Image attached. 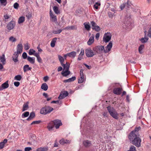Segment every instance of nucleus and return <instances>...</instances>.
<instances>
[{"label":"nucleus","instance_id":"obj_33","mask_svg":"<svg viewBox=\"0 0 151 151\" xmlns=\"http://www.w3.org/2000/svg\"><path fill=\"white\" fill-rule=\"evenodd\" d=\"M64 29L67 30L76 29L77 27L75 26H69L65 27Z\"/></svg>","mask_w":151,"mask_h":151},{"label":"nucleus","instance_id":"obj_45","mask_svg":"<svg viewBox=\"0 0 151 151\" xmlns=\"http://www.w3.org/2000/svg\"><path fill=\"white\" fill-rule=\"evenodd\" d=\"M62 30L61 29H60L57 30H53L52 31V33L55 34H58L60 33Z\"/></svg>","mask_w":151,"mask_h":151},{"label":"nucleus","instance_id":"obj_42","mask_svg":"<svg viewBox=\"0 0 151 151\" xmlns=\"http://www.w3.org/2000/svg\"><path fill=\"white\" fill-rule=\"evenodd\" d=\"M144 47V45H141L139 46L138 48V51L140 53H142V51Z\"/></svg>","mask_w":151,"mask_h":151},{"label":"nucleus","instance_id":"obj_3","mask_svg":"<svg viewBox=\"0 0 151 151\" xmlns=\"http://www.w3.org/2000/svg\"><path fill=\"white\" fill-rule=\"evenodd\" d=\"M53 110V108L50 106H46L42 108L40 110V114L44 115L50 113Z\"/></svg>","mask_w":151,"mask_h":151},{"label":"nucleus","instance_id":"obj_48","mask_svg":"<svg viewBox=\"0 0 151 151\" xmlns=\"http://www.w3.org/2000/svg\"><path fill=\"white\" fill-rule=\"evenodd\" d=\"M24 47L26 50H28L30 46L28 43H27L24 45Z\"/></svg>","mask_w":151,"mask_h":151},{"label":"nucleus","instance_id":"obj_27","mask_svg":"<svg viewBox=\"0 0 151 151\" xmlns=\"http://www.w3.org/2000/svg\"><path fill=\"white\" fill-rule=\"evenodd\" d=\"M29 102H27L26 103H24L23 106V109H22V111H24L25 110H27L29 108Z\"/></svg>","mask_w":151,"mask_h":151},{"label":"nucleus","instance_id":"obj_2","mask_svg":"<svg viewBox=\"0 0 151 151\" xmlns=\"http://www.w3.org/2000/svg\"><path fill=\"white\" fill-rule=\"evenodd\" d=\"M107 108L110 115L114 118L116 119H118V114L115 110L110 106H108Z\"/></svg>","mask_w":151,"mask_h":151},{"label":"nucleus","instance_id":"obj_50","mask_svg":"<svg viewBox=\"0 0 151 151\" xmlns=\"http://www.w3.org/2000/svg\"><path fill=\"white\" fill-rule=\"evenodd\" d=\"M128 151H136V148L134 146H132Z\"/></svg>","mask_w":151,"mask_h":151},{"label":"nucleus","instance_id":"obj_6","mask_svg":"<svg viewBox=\"0 0 151 151\" xmlns=\"http://www.w3.org/2000/svg\"><path fill=\"white\" fill-rule=\"evenodd\" d=\"M111 36V34L110 32L105 33L103 38V41L105 42H109L110 40Z\"/></svg>","mask_w":151,"mask_h":151},{"label":"nucleus","instance_id":"obj_54","mask_svg":"<svg viewBox=\"0 0 151 151\" xmlns=\"http://www.w3.org/2000/svg\"><path fill=\"white\" fill-rule=\"evenodd\" d=\"M147 35L149 37L151 38V27L148 31Z\"/></svg>","mask_w":151,"mask_h":151},{"label":"nucleus","instance_id":"obj_18","mask_svg":"<svg viewBox=\"0 0 151 151\" xmlns=\"http://www.w3.org/2000/svg\"><path fill=\"white\" fill-rule=\"evenodd\" d=\"M141 128L140 127H136L134 130L132 131L129 134H135L137 135H139V131L140 130Z\"/></svg>","mask_w":151,"mask_h":151},{"label":"nucleus","instance_id":"obj_55","mask_svg":"<svg viewBox=\"0 0 151 151\" xmlns=\"http://www.w3.org/2000/svg\"><path fill=\"white\" fill-rule=\"evenodd\" d=\"M22 57L23 59H26L27 57V55L26 52H24L22 55Z\"/></svg>","mask_w":151,"mask_h":151},{"label":"nucleus","instance_id":"obj_14","mask_svg":"<svg viewBox=\"0 0 151 151\" xmlns=\"http://www.w3.org/2000/svg\"><path fill=\"white\" fill-rule=\"evenodd\" d=\"M122 89L120 88H115L113 90V93L117 95H119L121 94Z\"/></svg>","mask_w":151,"mask_h":151},{"label":"nucleus","instance_id":"obj_56","mask_svg":"<svg viewBox=\"0 0 151 151\" xmlns=\"http://www.w3.org/2000/svg\"><path fill=\"white\" fill-rule=\"evenodd\" d=\"M26 16L28 19H29L32 17L31 14L30 13H29L27 14Z\"/></svg>","mask_w":151,"mask_h":151},{"label":"nucleus","instance_id":"obj_44","mask_svg":"<svg viewBox=\"0 0 151 151\" xmlns=\"http://www.w3.org/2000/svg\"><path fill=\"white\" fill-rule=\"evenodd\" d=\"M0 2L1 4L4 6H6L7 4V0H0Z\"/></svg>","mask_w":151,"mask_h":151},{"label":"nucleus","instance_id":"obj_7","mask_svg":"<svg viewBox=\"0 0 151 151\" xmlns=\"http://www.w3.org/2000/svg\"><path fill=\"white\" fill-rule=\"evenodd\" d=\"M91 24L92 26V29L93 30H95L97 32H99L101 28L100 27L98 26L94 21L91 22Z\"/></svg>","mask_w":151,"mask_h":151},{"label":"nucleus","instance_id":"obj_58","mask_svg":"<svg viewBox=\"0 0 151 151\" xmlns=\"http://www.w3.org/2000/svg\"><path fill=\"white\" fill-rule=\"evenodd\" d=\"M37 60L39 63H42V60L41 58L40 57V56L38 57H37Z\"/></svg>","mask_w":151,"mask_h":151},{"label":"nucleus","instance_id":"obj_43","mask_svg":"<svg viewBox=\"0 0 151 151\" xmlns=\"http://www.w3.org/2000/svg\"><path fill=\"white\" fill-rule=\"evenodd\" d=\"M29 114V112L28 111H26L22 115V118L27 117Z\"/></svg>","mask_w":151,"mask_h":151},{"label":"nucleus","instance_id":"obj_39","mask_svg":"<svg viewBox=\"0 0 151 151\" xmlns=\"http://www.w3.org/2000/svg\"><path fill=\"white\" fill-rule=\"evenodd\" d=\"M22 78V77L20 75H18L14 77V80L18 81H20Z\"/></svg>","mask_w":151,"mask_h":151},{"label":"nucleus","instance_id":"obj_49","mask_svg":"<svg viewBox=\"0 0 151 151\" xmlns=\"http://www.w3.org/2000/svg\"><path fill=\"white\" fill-rule=\"evenodd\" d=\"M35 52V51L33 49H30L29 51V55H34Z\"/></svg>","mask_w":151,"mask_h":151},{"label":"nucleus","instance_id":"obj_13","mask_svg":"<svg viewBox=\"0 0 151 151\" xmlns=\"http://www.w3.org/2000/svg\"><path fill=\"white\" fill-rule=\"evenodd\" d=\"M83 71V70L82 69H81L80 70V77L78 79V83H81L84 81V78Z\"/></svg>","mask_w":151,"mask_h":151},{"label":"nucleus","instance_id":"obj_62","mask_svg":"<svg viewBox=\"0 0 151 151\" xmlns=\"http://www.w3.org/2000/svg\"><path fill=\"white\" fill-rule=\"evenodd\" d=\"M99 36H100L99 33V32L97 33L95 36L96 39V40H98L99 39Z\"/></svg>","mask_w":151,"mask_h":151},{"label":"nucleus","instance_id":"obj_34","mask_svg":"<svg viewBox=\"0 0 151 151\" xmlns=\"http://www.w3.org/2000/svg\"><path fill=\"white\" fill-rule=\"evenodd\" d=\"M53 10L55 13L56 14H59L60 13L58 8L56 6H55L53 7Z\"/></svg>","mask_w":151,"mask_h":151},{"label":"nucleus","instance_id":"obj_8","mask_svg":"<svg viewBox=\"0 0 151 151\" xmlns=\"http://www.w3.org/2000/svg\"><path fill=\"white\" fill-rule=\"evenodd\" d=\"M50 15L51 21L56 23L57 22V17L53 14L51 9H50Z\"/></svg>","mask_w":151,"mask_h":151},{"label":"nucleus","instance_id":"obj_61","mask_svg":"<svg viewBox=\"0 0 151 151\" xmlns=\"http://www.w3.org/2000/svg\"><path fill=\"white\" fill-rule=\"evenodd\" d=\"M4 18L5 19V20L6 19H9L10 18L9 16L7 14L4 15Z\"/></svg>","mask_w":151,"mask_h":151},{"label":"nucleus","instance_id":"obj_52","mask_svg":"<svg viewBox=\"0 0 151 151\" xmlns=\"http://www.w3.org/2000/svg\"><path fill=\"white\" fill-rule=\"evenodd\" d=\"M35 116V114L34 112H32L30 113V115L29 116L32 119L34 118Z\"/></svg>","mask_w":151,"mask_h":151},{"label":"nucleus","instance_id":"obj_16","mask_svg":"<svg viewBox=\"0 0 151 151\" xmlns=\"http://www.w3.org/2000/svg\"><path fill=\"white\" fill-rule=\"evenodd\" d=\"M8 81L3 83L0 87V91L4 89L7 88L9 86Z\"/></svg>","mask_w":151,"mask_h":151},{"label":"nucleus","instance_id":"obj_31","mask_svg":"<svg viewBox=\"0 0 151 151\" xmlns=\"http://www.w3.org/2000/svg\"><path fill=\"white\" fill-rule=\"evenodd\" d=\"M41 88L45 91H47L48 88L47 84L45 83H44L42 84L41 86Z\"/></svg>","mask_w":151,"mask_h":151},{"label":"nucleus","instance_id":"obj_28","mask_svg":"<svg viewBox=\"0 0 151 151\" xmlns=\"http://www.w3.org/2000/svg\"><path fill=\"white\" fill-rule=\"evenodd\" d=\"M60 143L61 144H64L70 143V141L69 140L62 139L60 141Z\"/></svg>","mask_w":151,"mask_h":151},{"label":"nucleus","instance_id":"obj_47","mask_svg":"<svg viewBox=\"0 0 151 151\" xmlns=\"http://www.w3.org/2000/svg\"><path fill=\"white\" fill-rule=\"evenodd\" d=\"M17 40L16 38L14 37L13 36H11L9 38V40L12 42H14L16 41Z\"/></svg>","mask_w":151,"mask_h":151},{"label":"nucleus","instance_id":"obj_59","mask_svg":"<svg viewBox=\"0 0 151 151\" xmlns=\"http://www.w3.org/2000/svg\"><path fill=\"white\" fill-rule=\"evenodd\" d=\"M32 150V148L30 147H26L25 148V151H29Z\"/></svg>","mask_w":151,"mask_h":151},{"label":"nucleus","instance_id":"obj_5","mask_svg":"<svg viewBox=\"0 0 151 151\" xmlns=\"http://www.w3.org/2000/svg\"><path fill=\"white\" fill-rule=\"evenodd\" d=\"M85 54L86 56L88 58L92 57L96 55V53L94 52L90 48L86 49Z\"/></svg>","mask_w":151,"mask_h":151},{"label":"nucleus","instance_id":"obj_10","mask_svg":"<svg viewBox=\"0 0 151 151\" xmlns=\"http://www.w3.org/2000/svg\"><path fill=\"white\" fill-rule=\"evenodd\" d=\"M15 24V22L14 21H11L7 25V28L9 30H11L14 28Z\"/></svg>","mask_w":151,"mask_h":151},{"label":"nucleus","instance_id":"obj_1","mask_svg":"<svg viewBox=\"0 0 151 151\" xmlns=\"http://www.w3.org/2000/svg\"><path fill=\"white\" fill-rule=\"evenodd\" d=\"M129 134V138L131 143L137 147H139L141 146V139L139 137V135H137L135 134L132 135Z\"/></svg>","mask_w":151,"mask_h":151},{"label":"nucleus","instance_id":"obj_25","mask_svg":"<svg viewBox=\"0 0 151 151\" xmlns=\"http://www.w3.org/2000/svg\"><path fill=\"white\" fill-rule=\"evenodd\" d=\"M32 69V68L29 67L28 65H26L23 67V71L24 72H26L27 71L30 70Z\"/></svg>","mask_w":151,"mask_h":151},{"label":"nucleus","instance_id":"obj_22","mask_svg":"<svg viewBox=\"0 0 151 151\" xmlns=\"http://www.w3.org/2000/svg\"><path fill=\"white\" fill-rule=\"evenodd\" d=\"M63 68V70H69V68L70 67V64L69 63L66 62L65 64L62 63L61 64Z\"/></svg>","mask_w":151,"mask_h":151},{"label":"nucleus","instance_id":"obj_30","mask_svg":"<svg viewBox=\"0 0 151 151\" xmlns=\"http://www.w3.org/2000/svg\"><path fill=\"white\" fill-rule=\"evenodd\" d=\"M57 38L56 37L52 39L50 43L51 46L53 47L55 46V43L56 42Z\"/></svg>","mask_w":151,"mask_h":151},{"label":"nucleus","instance_id":"obj_15","mask_svg":"<svg viewBox=\"0 0 151 151\" xmlns=\"http://www.w3.org/2000/svg\"><path fill=\"white\" fill-rule=\"evenodd\" d=\"M23 46L21 44H19L17 47V51L15 52L20 54L22 52Z\"/></svg>","mask_w":151,"mask_h":151},{"label":"nucleus","instance_id":"obj_21","mask_svg":"<svg viewBox=\"0 0 151 151\" xmlns=\"http://www.w3.org/2000/svg\"><path fill=\"white\" fill-rule=\"evenodd\" d=\"M94 36L92 35V36L90 37L89 39L87 42V44L88 45H91L94 42Z\"/></svg>","mask_w":151,"mask_h":151},{"label":"nucleus","instance_id":"obj_37","mask_svg":"<svg viewBox=\"0 0 151 151\" xmlns=\"http://www.w3.org/2000/svg\"><path fill=\"white\" fill-rule=\"evenodd\" d=\"M0 60L1 62L4 64H5L6 59H5V55L4 54H3L2 56L0 57Z\"/></svg>","mask_w":151,"mask_h":151},{"label":"nucleus","instance_id":"obj_12","mask_svg":"<svg viewBox=\"0 0 151 151\" xmlns=\"http://www.w3.org/2000/svg\"><path fill=\"white\" fill-rule=\"evenodd\" d=\"M112 46V43L111 42H109L108 45H107L106 47V49H104V53H106L110 51L111 49Z\"/></svg>","mask_w":151,"mask_h":151},{"label":"nucleus","instance_id":"obj_32","mask_svg":"<svg viewBox=\"0 0 151 151\" xmlns=\"http://www.w3.org/2000/svg\"><path fill=\"white\" fill-rule=\"evenodd\" d=\"M7 139H4L3 142L0 143V149H2L4 147L5 144L7 142Z\"/></svg>","mask_w":151,"mask_h":151},{"label":"nucleus","instance_id":"obj_53","mask_svg":"<svg viewBox=\"0 0 151 151\" xmlns=\"http://www.w3.org/2000/svg\"><path fill=\"white\" fill-rule=\"evenodd\" d=\"M41 122V121H34L31 124V125H32L35 124H39Z\"/></svg>","mask_w":151,"mask_h":151},{"label":"nucleus","instance_id":"obj_19","mask_svg":"<svg viewBox=\"0 0 151 151\" xmlns=\"http://www.w3.org/2000/svg\"><path fill=\"white\" fill-rule=\"evenodd\" d=\"M83 144L86 147H88L91 146L92 145L91 142L87 140L84 141Z\"/></svg>","mask_w":151,"mask_h":151},{"label":"nucleus","instance_id":"obj_35","mask_svg":"<svg viewBox=\"0 0 151 151\" xmlns=\"http://www.w3.org/2000/svg\"><path fill=\"white\" fill-rule=\"evenodd\" d=\"M83 25L84 26L85 28L87 30H90L91 27L89 23L88 22V23H87L86 22H85L84 23Z\"/></svg>","mask_w":151,"mask_h":151},{"label":"nucleus","instance_id":"obj_51","mask_svg":"<svg viewBox=\"0 0 151 151\" xmlns=\"http://www.w3.org/2000/svg\"><path fill=\"white\" fill-rule=\"evenodd\" d=\"M13 6L14 9H17L19 7V4L17 3L16 2L14 4Z\"/></svg>","mask_w":151,"mask_h":151},{"label":"nucleus","instance_id":"obj_38","mask_svg":"<svg viewBox=\"0 0 151 151\" xmlns=\"http://www.w3.org/2000/svg\"><path fill=\"white\" fill-rule=\"evenodd\" d=\"M48 148L47 147H40L37 149L36 151H47Z\"/></svg>","mask_w":151,"mask_h":151},{"label":"nucleus","instance_id":"obj_9","mask_svg":"<svg viewBox=\"0 0 151 151\" xmlns=\"http://www.w3.org/2000/svg\"><path fill=\"white\" fill-rule=\"evenodd\" d=\"M52 122H53V124L56 129H58L60 126L62 124L61 121L59 119H56Z\"/></svg>","mask_w":151,"mask_h":151},{"label":"nucleus","instance_id":"obj_4","mask_svg":"<svg viewBox=\"0 0 151 151\" xmlns=\"http://www.w3.org/2000/svg\"><path fill=\"white\" fill-rule=\"evenodd\" d=\"M104 46H97L94 47L93 48V50L96 53L101 54L103 52H104Z\"/></svg>","mask_w":151,"mask_h":151},{"label":"nucleus","instance_id":"obj_60","mask_svg":"<svg viewBox=\"0 0 151 151\" xmlns=\"http://www.w3.org/2000/svg\"><path fill=\"white\" fill-rule=\"evenodd\" d=\"M14 85L16 87H18L20 85V83L19 82H15L14 83Z\"/></svg>","mask_w":151,"mask_h":151},{"label":"nucleus","instance_id":"obj_57","mask_svg":"<svg viewBox=\"0 0 151 151\" xmlns=\"http://www.w3.org/2000/svg\"><path fill=\"white\" fill-rule=\"evenodd\" d=\"M84 54V51L83 48H81V52L79 54V55L82 56Z\"/></svg>","mask_w":151,"mask_h":151},{"label":"nucleus","instance_id":"obj_40","mask_svg":"<svg viewBox=\"0 0 151 151\" xmlns=\"http://www.w3.org/2000/svg\"><path fill=\"white\" fill-rule=\"evenodd\" d=\"M58 58L61 64H62L63 63L64 61V59L60 55H58Z\"/></svg>","mask_w":151,"mask_h":151},{"label":"nucleus","instance_id":"obj_41","mask_svg":"<svg viewBox=\"0 0 151 151\" xmlns=\"http://www.w3.org/2000/svg\"><path fill=\"white\" fill-rule=\"evenodd\" d=\"M148 39L147 37H145L144 38H142L140 40V41L142 43H144L146 42L148 40Z\"/></svg>","mask_w":151,"mask_h":151},{"label":"nucleus","instance_id":"obj_11","mask_svg":"<svg viewBox=\"0 0 151 151\" xmlns=\"http://www.w3.org/2000/svg\"><path fill=\"white\" fill-rule=\"evenodd\" d=\"M68 93L67 91H61L58 97L59 99H63L68 95Z\"/></svg>","mask_w":151,"mask_h":151},{"label":"nucleus","instance_id":"obj_46","mask_svg":"<svg viewBox=\"0 0 151 151\" xmlns=\"http://www.w3.org/2000/svg\"><path fill=\"white\" fill-rule=\"evenodd\" d=\"M101 5V4L99 2H96L95 4H94L93 6L96 9H98V6H100Z\"/></svg>","mask_w":151,"mask_h":151},{"label":"nucleus","instance_id":"obj_63","mask_svg":"<svg viewBox=\"0 0 151 151\" xmlns=\"http://www.w3.org/2000/svg\"><path fill=\"white\" fill-rule=\"evenodd\" d=\"M126 6V4L124 3L120 6V8L122 10Z\"/></svg>","mask_w":151,"mask_h":151},{"label":"nucleus","instance_id":"obj_36","mask_svg":"<svg viewBox=\"0 0 151 151\" xmlns=\"http://www.w3.org/2000/svg\"><path fill=\"white\" fill-rule=\"evenodd\" d=\"M24 21L25 17L23 16L21 17L18 19V23L19 24L22 23Z\"/></svg>","mask_w":151,"mask_h":151},{"label":"nucleus","instance_id":"obj_29","mask_svg":"<svg viewBox=\"0 0 151 151\" xmlns=\"http://www.w3.org/2000/svg\"><path fill=\"white\" fill-rule=\"evenodd\" d=\"M35 58L34 57H31L29 56L27 57V60L31 63L34 64L35 63Z\"/></svg>","mask_w":151,"mask_h":151},{"label":"nucleus","instance_id":"obj_24","mask_svg":"<svg viewBox=\"0 0 151 151\" xmlns=\"http://www.w3.org/2000/svg\"><path fill=\"white\" fill-rule=\"evenodd\" d=\"M76 79V78L75 76H73L71 78H70L68 79L64 80L63 81V82L64 83H67V82H71L73 81H75Z\"/></svg>","mask_w":151,"mask_h":151},{"label":"nucleus","instance_id":"obj_20","mask_svg":"<svg viewBox=\"0 0 151 151\" xmlns=\"http://www.w3.org/2000/svg\"><path fill=\"white\" fill-rule=\"evenodd\" d=\"M19 56V54L17 52H14L13 55L12 57V59L15 63H17L18 61V58Z\"/></svg>","mask_w":151,"mask_h":151},{"label":"nucleus","instance_id":"obj_17","mask_svg":"<svg viewBox=\"0 0 151 151\" xmlns=\"http://www.w3.org/2000/svg\"><path fill=\"white\" fill-rule=\"evenodd\" d=\"M54 127L53 122L52 121L48 124L47 128L49 131H52L53 130Z\"/></svg>","mask_w":151,"mask_h":151},{"label":"nucleus","instance_id":"obj_23","mask_svg":"<svg viewBox=\"0 0 151 151\" xmlns=\"http://www.w3.org/2000/svg\"><path fill=\"white\" fill-rule=\"evenodd\" d=\"M70 74V72L69 70H63L61 72L62 75L63 76H66Z\"/></svg>","mask_w":151,"mask_h":151},{"label":"nucleus","instance_id":"obj_26","mask_svg":"<svg viewBox=\"0 0 151 151\" xmlns=\"http://www.w3.org/2000/svg\"><path fill=\"white\" fill-rule=\"evenodd\" d=\"M68 56L72 58H74L76 55V52L75 51H72L70 53H68Z\"/></svg>","mask_w":151,"mask_h":151},{"label":"nucleus","instance_id":"obj_64","mask_svg":"<svg viewBox=\"0 0 151 151\" xmlns=\"http://www.w3.org/2000/svg\"><path fill=\"white\" fill-rule=\"evenodd\" d=\"M49 79V77L48 76H45L43 78V80L45 82L47 81Z\"/></svg>","mask_w":151,"mask_h":151}]
</instances>
